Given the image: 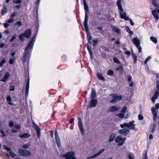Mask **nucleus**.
<instances>
[{"label":"nucleus","mask_w":159,"mask_h":159,"mask_svg":"<svg viewBox=\"0 0 159 159\" xmlns=\"http://www.w3.org/2000/svg\"><path fill=\"white\" fill-rule=\"evenodd\" d=\"M38 31V30H37L36 31L35 35L32 37L25 49L22 58V60L24 62H26L27 60L30 58V52L31 51L33 48L34 42L35 40V39L37 35Z\"/></svg>","instance_id":"f257e3e1"},{"label":"nucleus","mask_w":159,"mask_h":159,"mask_svg":"<svg viewBox=\"0 0 159 159\" xmlns=\"http://www.w3.org/2000/svg\"><path fill=\"white\" fill-rule=\"evenodd\" d=\"M116 4L120 18L126 20H128L129 18L127 16L126 11L124 10L123 8L125 5L124 0H117Z\"/></svg>","instance_id":"f03ea898"},{"label":"nucleus","mask_w":159,"mask_h":159,"mask_svg":"<svg viewBox=\"0 0 159 159\" xmlns=\"http://www.w3.org/2000/svg\"><path fill=\"white\" fill-rule=\"evenodd\" d=\"M151 111L153 115V121L155 122L159 121V103L156 104L155 107H152Z\"/></svg>","instance_id":"7ed1b4c3"},{"label":"nucleus","mask_w":159,"mask_h":159,"mask_svg":"<svg viewBox=\"0 0 159 159\" xmlns=\"http://www.w3.org/2000/svg\"><path fill=\"white\" fill-rule=\"evenodd\" d=\"M134 121L132 122H130L129 123H125L123 124H121L120 125V127L122 128H123L125 127H127V128L131 129L132 130H134L135 129V125L134 124Z\"/></svg>","instance_id":"20e7f679"},{"label":"nucleus","mask_w":159,"mask_h":159,"mask_svg":"<svg viewBox=\"0 0 159 159\" xmlns=\"http://www.w3.org/2000/svg\"><path fill=\"white\" fill-rule=\"evenodd\" d=\"M61 156L65 159H77L75 157V153L73 151L68 152L66 154L62 155Z\"/></svg>","instance_id":"39448f33"},{"label":"nucleus","mask_w":159,"mask_h":159,"mask_svg":"<svg viewBox=\"0 0 159 159\" xmlns=\"http://www.w3.org/2000/svg\"><path fill=\"white\" fill-rule=\"evenodd\" d=\"M132 42L138 49L139 52H141L142 49L140 46V42L139 40L137 38H135L132 40Z\"/></svg>","instance_id":"423d86ee"},{"label":"nucleus","mask_w":159,"mask_h":159,"mask_svg":"<svg viewBox=\"0 0 159 159\" xmlns=\"http://www.w3.org/2000/svg\"><path fill=\"white\" fill-rule=\"evenodd\" d=\"M18 152L20 155L25 157H28L31 155V153L27 150L20 149L18 150Z\"/></svg>","instance_id":"0eeeda50"},{"label":"nucleus","mask_w":159,"mask_h":159,"mask_svg":"<svg viewBox=\"0 0 159 159\" xmlns=\"http://www.w3.org/2000/svg\"><path fill=\"white\" fill-rule=\"evenodd\" d=\"M110 95L114 97L112 99L110 100V102L111 103L116 102L121 100L122 98V97L121 95L116 96V94H111Z\"/></svg>","instance_id":"6e6552de"},{"label":"nucleus","mask_w":159,"mask_h":159,"mask_svg":"<svg viewBox=\"0 0 159 159\" xmlns=\"http://www.w3.org/2000/svg\"><path fill=\"white\" fill-rule=\"evenodd\" d=\"M125 138H122L121 136L119 135L116 139L115 141L116 143L120 142L118 145L119 146L122 145L125 141Z\"/></svg>","instance_id":"1a4fd4ad"},{"label":"nucleus","mask_w":159,"mask_h":159,"mask_svg":"<svg viewBox=\"0 0 159 159\" xmlns=\"http://www.w3.org/2000/svg\"><path fill=\"white\" fill-rule=\"evenodd\" d=\"M98 103V100L96 99H91V100L89 102L88 107H95L96 106Z\"/></svg>","instance_id":"9d476101"},{"label":"nucleus","mask_w":159,"mask_h":159,"mask_svg":"<svg viewBox=\"0 0 159 159\" xmlns=\"http://www.w3.org/2000/svg\"><path fill=\"white\" fill-rule=\"evenodd\" d=\"M119 131L120 134L126 136L129 133V129L127 128L120 129Z\"/></svg>","instance_id":"9b49d317"},{"label":"nucleus","mask_w":159,"mask_h":159,"mask_svg":"<svg viewBox=\"0 0 159 159\" xmlns=\"http://www.w3.org/2000/svg\"><path fill=\"white\" fill-rule=\"evenodd\" d=\"M55 138L56 140V142L57 145V146L58 147H60L61 146V143L60 141V139L58 134L57 131L56 130L55 132Z\"/></svg>","instance_id":"f8f14e48"},{"label":"nucleus","mask_w":159,"mask_h":159,"mask_svg":"<svg viewBox=\"0 0 159 159\" xmlns=\"http://www.w3.org/2000/svg\"><path fill=\"white\" fill-rule=\"evenodd\" d=\"M78 125L80 130L82 134H84V129L83 128V125L81 119L80 118H78Z\"/></svg>","instance_id":"ddd939ff"},{"label":"nucleus","mask_w":159,"mask_h":159,"mask_svg":"<svg viewBox=\"0 0 159 159\" xmlns=\"http://www.w3.org/2000/svg\"><path fill=\"white\" fill-rule=\"evenodd\" d=\"M120 109L119 106H113L110 107L109 108L108 111L110 112L116 111Z\"/></svg>","instance_id":"4468645a"},{"label":"nucleus","mask_w":159,"mask_h":159,"mask_svg":"<svg viewBox=\"0 0 159 159\" xmlns=\"http://www.w3.org/2000/svg\"><path fill=\"white\" fill-rule=\"evenodd\" d=\"M88 16L87 13H85V19L84 23V26L85 29L88 30Z\"/></svg>","instance_id":"2eb2a0df"},{"label":"nucleus","mask_w":159,"mask_h":159,"mask_svg":"<svg viewBox=\"0 0 159 159\" xmlns=\"http://www.w3.org/2000/svg\"><path fill=\"white\" fill-rule=\"evenodd\" d=\"M10 73L8 72H7L3 78L1 80V81L3 82H5L10 77Z\"/></svg>","instance_id":"dca6fc26"},{"label":"nucleus","mask_w":159,"mask_h":159,"mask_svg":"<svg viewBox=\"0 0 159 159\" xmlns=\"http://www.w3.org/2000/svg\"><path fill=\"white\" fill-rule=\"evenodd\" d=\"M152 15H153L156 20L157 21L159 19V16L157 13L156 9H155L152 11Z\"/></svg>","instance_id":"f3484780"},{"label":"nucleus","mask_w":159,"mask_h":159,"mask_svg":"<svg viewBox=\"0 0 159 159\" xmlns=\"http://www.w3.org/2000/svg\"><path fill=\"white\" fill-rule=\"evenodd\" d=\"M29 84H30V80L28 79L26 83V87H25V93H26V96H28L29 93Z\"/></svg>","instance_id":"a211bd4d"},{"label":"nucleus","mask_w":159,"mask_h":159,"mask_svg":"<svg viewBox=\"0 0 159 159\" xmlns=\"http://www.w3.org/2000/svg\"><path fill=\"white\" fill-rule=\"evenodd\" d=\"M159 95V93L157 91H156L152 98V102H154L155 100L157 98Z\"/></svg>","instance_id":"6ab92c4d"},{"label":"nucleus","mask_w":159,"mask_h":159,"mask_svg":"<svg viewBox=\"0 0 159 159\" xmlns=\"http://www.w3.org/2000/svg\"><path fill=\"white\" fill-rule=\"evenodd\" d=\"M31 30L30 29H28L24 32V34L25 37L27 38H29L31 36Z\"/></svg>","instance_id":"aec40b11"},{"label":"nucleus","mask_w":159,"mask_h":159,"mask_svg":"<svg viewBox=\"0 0 159 159\" xmlns=\"http://www.w3.org/2000/svg\"><path fill=\"white\" fill-rule=\"evenodd\" d=\"M159 123V121L157 122H155L153 121V125L151 127V132L153 133L156 129V127L158 124Z\"/></svg>","instance_id":"412c9836"},{"label":"nucleus","mask_w":159,"mask_h":159,"mask_svg":"<svg viewBox=\"0 0 159 159\" xmlns=\"http://www.w3.org/2000/svg\"><path fill=\"white\" fill-rule=\"evenodd\" d=\"M89 29L88 30L85 29L87 34V38L88 40H91L92 39V37L91 33L89 31Z\"/></svg>","instance_id":"4be33fe9"},{"label":"nucleus","mask_w":159,"mask_h":159,"mask_svg":"<svg viewBox=\"0 0 159 159\" xmlns=\"http://www.w3.org/2000/svg\"><path fill=\"white\" fill-rule=\"evenodd\" d=\"M152 3L153 5L156 7H159V0H152Z\"/></svg>","instance_id":"5701e85b"},{"label":"nucleus","mask_w":159,"mask_h":159,"mask_svg":"<svg viewBox=\"0 0 159 159\" xmlns=\"http://www.w3.org/2000/svg\"><path fill=\"white\" fill-rule=\"evenodd\" d=\"M83 3L84 6V9L85 10V13H87V12L89 11V7L86 3L85 0H83Z\"/></svg>","instance_id":"b1692460"},{"label":"nucleus","mask_w":159,"mask_h":159,"mask_svg":"<svg viewBox=\"0 0 159 159\" xmlns=\"http://www.w3.org/2000/svg\"><path fill=\"white\" fill-rule=\"evenodd\" d=\"M131 55L134 60V64H135L137 61V57L133 52H132Z\"/></svg>","instance_id":"393cba45"},{"label":"nucleus","mask_w":159,"mask_h":159,"mask_svg":"<svg viewBox=\"0 0 159 159\" xmlns=\"http://www.w3.org/2000/svg\"><path fill=\"white\" fill-rule=\"evenodd\" d=\"M19 136L21 138H27L30 136V135L28 133L20 134Z\"/></svg>","instance_id":"a878e982"},{"label":"nucleus","mask_w":159,"mask_h":159,"mask_svg":"<svg viewBox=\"0 0 159 159\" xmlns=\"http://www.w3.org/2000/svg\"><path fill=\"white\" fill-rule=\"evenodd\" d=\"M96 96V92L95 89H92V92L91 94V99H95Z\"/></svg>","instance_id":"bb28decb"},{"label":"nucleus","mask_w":159,"mask_h":159,"mask_svg":"<svg viewBox=\"0 0 159 159\" xmlns=\"http://www.w3.org/2000/svg\"><path fill=\"white\" fill-rule=\"evenodd\" d=\"M157 80L156 81L157 89L159 91V74H157L156 76Z\"/></svg>","instance_id":"cd10ccee"},{"label":"nucleus","mask_w":159,"mask_h":159,"mask_svg":"<svg viewBox=\"0 0 159 159\" xmlns=\"http://www.w3.org/2000/svg\"><path fill=\"white\" fill-rule=\"evenodd\" d=\"M116 137V134H112L109 137V139L108 140L109 142H112Z\"/></svg>","instance_id":"c85d7f7f"},{"label":"nucleus","mask_w":159,"mask_h":159,"mask_svg":"<svg viewBox=\"0 0 159 159\" xmlns=\"http://www.w3.org/2000/svg\"><path fill=\"white\" fill-rule=\"evenodd\" d=\"M125 29L126 31L129 34L130 36H131L133 34V31L130 30L128 26H126L125 27Z\"/></svg>","instance_id":"c756f323"},{"label":"nucleus","mask_w":159,"mask_h":159,"mask_svg":"<svg viewBox=\"0 0 159 159\" xmlns=\"http://www.w3.org/2000/svg\"><path fill=\"white\" fill-rule=\"evenodd\" d=\"M6 99L7 101V103L10 105H12V103L11 102V98L10 96H7L6 98Z\"/></svg>","instance_id":"7c9ffc66"},{"label":"nucleus","mask_w":159,"mask_h":159,"mask_svg":"<svg viewBox=\"0 0 159 159\" xmlns=\"http://www.w3.org/2000/svg\"><path fill=\"white\" fill-rule=\"evenodd\" d=\"M128 156L129 159H134V155L132 153H129L128 154Z\"/></svg>","instance_id":"2f4dec72"},{"label":"nucleus","mask_w":159,"mask_h":159,"mask_svg":"<svg viewBox=\"0 0 159 159\" xmlns=\"http://www.w3.org/2000/svg\"><path fill=\"white\" fill-rule=\"evenodd\" d=\"M16 58L15 57H13L11 58L9 61V63L10 64H13L14 61L16 60Z\"/></svg>","instance_id":"473e14b6"},{"label":"nucleus","mask_w":159,"mask_h":159,"mask_svg":"<svg viewBox=\"0 0 159 159\" xmlns=\"http://www.w3.org/2000/svg\"><path fill=\"white\" fill-rule=\"evenodd\" d=\"M112 30H114L115 32H116L117 33H120V30L119 29H118L116 27L114 26H112Z\"/></svg>","instance_id":"72a5a7b5"},{"label":"nucleus","mask_w":159,"mask_h":159,"mask_svg":"<svg viewBox=\"0 0 159 159\" xmlns=\"http://www.w3.org/2000/svg\"><path fill=\"white\" fill-rule=\"evenodd\" d=\"M97 75L98 77V78L102 80H104V78L103 76L102 75V74H101L100 73H97Z\"/></svg>","instance_id":"f704fd0d"},{"label":"nucleus","mask_w":159,"mask_h":159,"mask_svg":"<svg viewBox=\"0 0 159 159\" xmlns=\"http://www.w3.org/2000/svg\"><path fill=\"white\" fill-rule=\"evenodd\" d=\"M6 62V60L5 58H3L0 62V67H2L3 65Z\"/></svg>","instance_id":"c9c22d12"},{"label":"nucleus","mask_w":159,"mask_h":159,"mask_svg":"<svg viewBox=\"0 0 159 159\" xmlns=\"http://www.w3.org/2000/svg\"><path fill=\"white\" fill-rule=\"evenodd\" d=\"M150 39L155 43H157V39L154 37L152 36L150 37Z\"/></svg>","instance_id":"e433bc0d"},{"label":"nucleus","mask_w":159,"mask_h":159,"mask_svg":"<svg viewBox=\"0 0 159 159\" xmlns=\"http://www.w3.org/2000/svg\"><path fill=\"white\" fill-rule=\"evenodd\" d=\"M105 151V149L104 148L102 149H101L99 151L98 153L95 154L96 155V156H98L99 155L101 154L102 153Z\"/></svg>","instance_id":"4c0bfd02"},{"label":"nucleus","mask_w":159,"mask_h":159,"mask_svg":"<svg viewBox=\"0 0 159 159\" xmlns=\"http://www.w3.org/2000/svg\"><path fill=\"white\" fill-rule=\"evenodd\" d=\"M7 9L6 7H5L4 8L2 9L1 11V14L2 16L4 15L7 12Z\"/></svg>","instance_id":"58836bf2"},{"label":"nucleus","mask_w":159,"mask_h":159,"mask_svg":"<svg viewBox=\"0 0 159 159\" xmlns=\"http://www.w3.org/2000/svg\"><path fill=\"white\" fill-rule=\"evenodd\" d=\"M147 152H145L142 155V159H148L147 156Z\"/></svg>","instance_id":"ea45409f"},{"label":"nucleus","mask_w":159,"mask_h":159,"mask_svg":"<svg viewBox=\"0 0 159 159\" xmlns=\"http://www.w3.org/2000/svg\"><path fill=\"white\" fill-rule=\"evenodd\" d=\"M33 125L34 127V128L35 129L36 131L40 129V128L38 127V125L36 124L35 123H33Z\"/></svg>","instance_id":"a19ab883"},{"label":"nucleus","mask_w":159,"mask_h":159,"mask_svg":"<svg viewBox=\"0 0 159 159\" xmlns=\"http://www.w3.org/2000/svg\"><path fill=\"white\" fill-rule=\"evenodd\" d=\"M17 14V13L16 12H14L10 16V18L12 19H14V18L15 16H16Z\"/></svg>","instance_id":"79ce46f5"},{"label":"nucleus","mask_w":159,"mask_h":159,"mask_svg":"<svg viewBox=\"0 0 159 159\" xmlns=\"http://www.w3.org/2000/svg\"><path fill=\"white\" fill-rule=\"evenodd\" d=\"M25 37V35L24 34H20L19 36V39L21 41L24 40V37Z\"/></svg>","instance_id":"37998d69"},{"label":"nucleus","mask_w":159,"mask_h":159,"mask_svg":"<svg viewBox=\"0 0 159 159\" xmlns=\"http://www.w3.org/2000/svg\"><path fill=\"white\" fill-rule=\"evenodd\" d=\"M16 36V34H14L10 39V41L11 42H13L14 40L15 39Z\"/></svg>","instance_id":"c03bdc74"},{"label":"nucleus","mask_w":159,"mask_h":159,"mask_svg":"<svg viewBox=\"0 0 159 159\" xmlns=\"http://www.w3.org/2000/svg\"><path fill=\"white\" fill-rule=\"evenodd\" d=\"M113 61L115 63L119 64L120 63V61L118 60V59L116 57H114L113 58Z\"/></svg>","instance_id":"a18cd8bd"},{"label":"nucleus","mask_w":159,"mask_h":159,"mask_svg":"<svg viewBox=\"0 0 159 159\" xmlns=\"http://www.w3.org/2000/svg\"><path fill=\"white\" fill-rule=\"evenodd\" d=\"M37 134V136L38 138H40L41 135V132H40V129H39L38 130L36 131Z\"/></svg>","instance_id":"49530a36"},{"label":"nucleus","mask_w":159,"mask_h":159,"mask_svg":"<svg viewBox=\"0 0 159 159\" xmlns=\"http://www.w3.org/2000/svg\"><path fill=\"white\" fill-rule=\"evenodd\" d=\"M22 24V23L21 21H18L17 22H16L15 24V25H16L17 26H19V27H20Z\"/></svg>","instance_id":"de8ad7c7"},{"label":"nucleus","mask_w":159,"mask_h":159,"mask_svg":"<svg viewBox=\"0 0 159 159\" xmlns=\"http://www.w3.org/2000/svg\"><path fill=\"white\" fill-rule=\"evenodd\" d=\"M107 74L108 75H111L113 74V72L112 70H109L107 71Z\"/></svg>","instance_id":"09e8293b"},{"label":"nucleus","mask_w":159,"mask_h":159,"mask_svg":"<svg viewBox=\"0 0 159 159\" xmlns=\"http://www.w3.org/2000/svg\"><path fill=\"white\" fill-rule=\"evenodd\" d=\"M13 2L16 4H20L21 3V0H13Z\"/></svg>","instance_id":"8fccbe9b"},{"label":"nucleus","mask_w":159,"mask_h":159,"mask_svg":"<svg viewBox=\"0 0 159 159\" xmlns=\"http://www.w3.org/2000/svg\"><path fill=\"white\" fill-rule=\"evenodd\" d=\"M151 57L150 56H148L145 60L144 61V64H146L147 62L151 58Z\"/></svg>","instance_id":"3c124183"},{"label":"nucleus","mask_w":159,"mask_h":159,"mask_svg":"<svg viewBox=\"0 0 159 159\" xmlns=\"http://www.w3.org/2000/svg\"><path fill=\"white\" fill-rule=\"evenodd\" d=\"M4 26L5 28H7L10 25V24L6 21V23H4Z\"/></svg>","instance_id":"603ef678"},{"label":"nucleus","mask_w":159,"mask_h":159,"mask_svg":"<svg viewBox=\"0 0 159 159\" xmlns=\"http://www.w3.org/2000/svg\"><path fill=\"white\" fill-rule=\"evenodd\" d=\"M4 148L5 149H6L7 150V151H10L11 150V149L8 147L6 145H4Z\"/></svg>","instance_id":"864d4df0"},{"label":"nucleus","mask_w":159,"mask_h":159,"mask_svg":"<svg viewBox=\"0 0 159 159\" xmlns=\"http://www.w3.org/2000/svg\"><path fill=\"white\" fill-rule=\"evenodd\" d=\"M127 109V107L126 106H125L123 107L122 110V112L123 113H125V112Z\"/></svg>","instance_id":"5fc2aeb1"},{"label":"nucleus","mask_w":159,"mask_h":159,"mask_svg":"<svg viewBox=\"0 0 159 159\" xmlns=\"http://www.w3.org/2000/svg\"><path fill=\"white\" fill-rule=\"evenodd\" d=\"M117 116L120 118H122L124 116V115L123 113H119L117 115Z\"/></svg>","instance_id":"6e6d98bb"},{"label":"nucleus","mask_w":159,"mask_h":159,"mask_svg":"<svg viewBox=\"0 0 159 159\" xmlns=\"http://www.w3.org/2000/svg\"><path fill=\"white\" fill-rule=\"evenodd\" d=\"M14 19H11L10 18V19L7 20V22L9 24L12 22L14 21Z\"/></svg>","instance_id":"4d7b16f0"},{"label":"nucleus","mask_w":159,"mask_h":159,"mask_svg":"<svg viewBox=\"0 0 159 159\" xmlns=\"http://www.w3.org/2000/svg\"><path fill=\"white\" fill-rule=\"evenodd\" d=\"M143 117L142 115L140 114L138 115V119L139 120H142L143 119Z\"/></svg>","instance_id":"13d9d810"},{"label":"nucleus","mask_w":159,"mask_h":159,"mask_svg":"<svg viewBox=\"0 0 159 159\" xmlns=\"http://www.w3.org/2000/svg\"><path fill=\"white\" fill-rule=\"evenodd\" d=\"M9 154L12 157H15L16 156V154L11 151L9 152Z\"/></svg>","instance_id":"bf43d9fd"},{"label":"nucleus","mask_w":159,"mask_h":159,"mask_svg":"<svg viewBox=\"0 0 159 159\" xmlns=\"http://www.w3.org/2000/svg\"><path fill=\"white\" fill-rule=\"evenodd\" d=\"M30 145V144H25L23 146V148L25 149H27L29 147Z\"/></svg>","instance_id":"052dcab7"},{"label":"nucleus","mask_w":159,"mask_h":159,"mask_svg":"<svg viewBox=\"0 0 159 159\" xmlns=\"http://www.w3.org/2000/svg\"><path fill=\"white\" fill-rule=\"evenodd\" d=\"M97 157L95 154H94L93 156H89L87 158V159H92Z\"/></svg>","instance_id":"680f3d73"},{"label":"nucleus","mask_w":159,"mask_h":159,"mask_svg":"<svg viewBox=\"0 0 159 159\" xmlns=\"http://www.w3.org/2000/svg\"><path fill=\"white\" fill-rule=\"evenodd\" d=\"M14 126L16 129H19L21 128L20 126L18 124L15 125Z\"/></svg>","instance_id":"e2e57ef3"},{"label":"nucleus","mask_w":159,"mask_h":159,"mask_svg":"<svg viewBox=\"0 0 159 159\" xmlns=\"http://www.w3.org/2000/svg\"><path fill=\"white\" fill-rule=\"evenodd\" d=\"M89 51V53L90 55V57H91V59H93V57H92L93 53H92V51L91 50L89 51Z\"/></svg>","instance_id":"0e129e2a"},{"label":"nucleus","mask_w":159,"mask_h":159,"mask_svg":"<svg viewBox=\"0 0 159 159\" xmlns=\"http://www.w3.org/2000/svg\"><path fill=\"white\" fill-rule=\"evenodd\" d=\"M9 126L11 127H12L14 125V123L12 121H10L9 123Z\"/></svg>","instance_id":"69168bd1"},{"label":"nucleus","mask_w":159,"mask_h":159,"mask_svg":"<svg viewBox=\"0 0 159 159\" xmlns=\"http://www.w3.org/2000/svg\"><path fill=\"white\" fill-rule=\"evenodd\" d=\"M15 87L14 86H11L10 88V91H12L14 90Z\"/></svg>","instance_id":"338daca9"},{"label":"nucleus","mask_w":159,"mask_h":159,"mask_svg":"<svg viewBox=\"0 0 159 159\" xmlns=\"http://www.w3.org/2000/svg\"><path fill=\"white\" fill-rule=\"evenodd\" d=\"M93 45L94 46H96L98 43V40H93Z\"/></svg>","instance_id":"774afa93"}]
</instances>
